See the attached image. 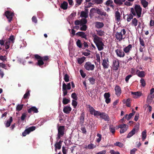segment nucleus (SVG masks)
Returning <instances> with one entry per match:
<instances>
[{
  "label": "nucleus",
  "instance_id": "nucleus-1",
  "mask_svg": "<svg viewBox=\"0 0 154 154\" xmlns=\"http://www.w3.org/2000/svg\"><path fill=\"white\" fill-rule=\"evenodd\" d=\"M93 38V41L96 45L98 51L103 50L104 49V44L102 41L101 38L99 37L95 33L92 34Z\"/></svg>",
  "mask_w": 154,
  "mask_h": 154
},
{
  "label": "nucleus",
  "instance_id": "nucleus-2",
  "mask_svg": "<svg viewBox=\"0 0 154 154\" xmlns=\"http://www.w3.org/2000/svg\"><path fill=\"white\" fill-rule=\"evenodd\" d=\"M142 9L140 5H134V8H131V12L134 16H137V18L140 17L142 14Z\"/></svg>",
  "mask_w": 154,
  "mask_h": 154
},
{
  "label": "nucleus",
  "instance_id": "nucleus-3",
  "mask_svg": "<svg viewBox=\"0 0 154 154\" xmlns=\"http://www.w3.org/2000/svg\"><path fill=\"white\" fill-rule=\"evenodd\" d=\"M34 56L35 59L38 60V62L36 63L37 65L39 66H41L42 65H44V61H47L49 59V57L48 56L41 57L38 54L34 55Z\"/></svg>",
  "mask_w": 154,
  "mask_h": 154
},
{
  "label": "nucleus",
  "instance_id": "nucleus-4",
  "mask_svg": "<svg viewBox=\"0 0 154 154\" xmlns=\"http://www.w3.org/2000/svg\"><path fill=\"white\" fill-rule=\"evenodd\" d=\"M125 29H123L121 30L120 32H117L116 33V38L117 40L121 41L123 39V35H125L126 33Z\"/></svg>",
  "mask_w": 154,
  "mask_h": 154
},
{
  "label": "nucleus",
  "instance_id": "nucleus-5",
  "mask_svg": "<svg viewBox=\"0 0 154 154\" xmlns=\"http://www.w3.org/2000/svg\"><path fill=\"white\" fill-rule=\"evenodd\" d=\"M87 108H88L90 114L94 115V116H99V111L95 110L94 108L91 106L90 105H88L87 106Z\"/></svg>",
  "mask_w": 154,
  "mask_h": 154
},
{
  "label": "nucleus",
  "instance_id": "nucleus-6",
  "mask_svg": "<svg viewBox=\"0 0 154 154\" xmlns=\"http://www.w3.org/2000/svg\"><path fill=\"white\" fill-rule=\"evenodd\" d=\"M5 14L8 19V22L9 23L11 22L14 16V13L11 12V11H5Z\"/></svg>",
  "mask_w": 154,
  "mask_h": 154
},
{
  "label": "nucleus",
  "instance_id": "nucleus-7",
  "mask_svg": "<svg viewBox=\"0 0 154 154\" xmlns=\"http://www.w3.org/2000/svg\"><path fill=\"white\" fill-rule=\"evenodd\" d=\"M84 67L85 69L87 70H93L95 68V65L92 64L91 62H86L85 65Z\"/></svg>",
  "mask_w": 154,
  "mask_h": 154
},
{
  "label": "nucleus",
  "instance_id": "nucleus-8",
  "mask_svg": "<svg viewBox=\"0 0 154 154\" xmlns=\"http://www.w3.org/2000/svg\"><path fill=\"white\" fill-rule=\"evenodd\" d=\"M36 129V127L35 126H32L31 127H29L28 128L24 130V131L22 133V135L25 136L27 134H29L32 131H34Z\"/></svg>",
  "mask_w": 154,
  "mask_h": 154
},
{
  "label": "nucleus",
  "instance_id": "nucleus-9",
  "mask_svg": "<svg viewBox=\"0 0 154 154\" xmlns=\"http://www.w3.org/2000/svg\"><path fill=\"white\" fill-rule=\"evenodd\" d=\"M134 127L135 128H133L132 131H131L128 134L127 137H131V136L134 135L136 132H137L139 128V126L136 125Z\"/></svg>",
  "mask_w": 154,
  "mask_h": 154
},
{
  "label": "nucleus",
  "instance_id": "nucleus-10",
  "mask_svg": "<svg viewBox=\"0 0 154 154\" xmlns=\"http://www.w3.org/2000/svg\"><path fill=\"white\" fill-rule=\"evenodd\" d=\"M115 52L118 57H125V54L124 50L123 51L121 49H117L115 50Z\"/></svg>",
  "mask_w": 154,
  "mask_h": 154
},
{
  "label": "nucleus",
  "instance_id": "nucleus-11",
  "mask_svg": "<svg viewBox=\"0 0 154 154\" xmlns=\"http://www.w3.org/2000/svg\"><path fill=\"white\" fill-rule=\"evenodd\" d=\"M65 127L64 126H57V130L58 134L62 136H63L64 134Z\"/></svg>",
  "mask_w": 154,
  "mask_h": 154
},
{
  "label": "nucleus",
  "instance_id": "nucleus-12",
  "mask_svg": "<svg viewBox=\"0 0 154 154\" xmlns=\"http://www.w3.org/2000/svg\"><path fill=\"white\" fill-rule=\"evenodd\" d=\"M114 90L115 91V94L117 96H120L121 93V88L120 86L119 85H116L115 88Z\"/></svg>",
  "mask_w": 154,
  "mask_h": 154
},
{
  "label": "nucleus",
  "instance_id": "nucleus-13",
  "mask_svg": "<svg viewBox=\"0 0 154 154\" xmlns=\"http://www.w3.org/2000/svg\"><path fill=\"white\" fill-rule=\"evenodd\" d=\"M119 60H114L113 62L112 66L113 69L115 70H117L119 68Z\"/></svg>",
  "mask_w": 154,
  "mask_h": 154
},
{
  "label": "nucleus",
  "instance_id": "nucleus-14",
  "mask_svg": "<svg viewBox=\"0 0 154 154\" xmlns=\"http://www.w3.org/2000/svg\"><path fill=\"white\" fill-rule=\"evenodd\" d=\"M109 60L108 58L104 59L102 61V64L103 67V69H107L108 68L109 64Z\"/></svg>",
  "mask_w": 154,
  "mask_h": 154
},
{
  "label": "nucleus",
  "instance_id": "nucleus-15",
  "mask_svg": "<svg viewBox=\"0 0 154 154\" xmlns=\"http://www.w3.org/2000/svg\"><path fill=\"white\" fill-rule=\"evenodd\" d=\"M99 116H100V117L102 118V119H104L105 121H109V118L107 114H106L104 112H100V111L99 112Z\"/></svg>",
  "mask_w": 154,
  "mask_h": 154
},
{
  "label": "nucleus",
  "instance_id": "nucleus-16",
  "mask_svg": "<svg viewBox=\"0 0 154 154\" xmlns=\"http://www.w3.org/2000/svg\"><path fill=\"white\" fill-rule=\"evenodd\" d=\"M62 91H63V96L64 97L67 94L68 89L66 88V84L63 82L62 85Z\"/></svg>",
  "mask_w": 154,
  "mask_h": 154
},
{
  "label": "nucleus",
  "instance_id": "nucleus-17",
  "mask_svg": "<svg viewBox=\"0 0 154 154\" xmlns=\"http://www.w3.org/2000/svg\"><path fill=\"white\" fill-rule=\"evenodd\" d=\"M94 24L95 27L97 29H101L104 25L103 23L101 22H96Z\"/></svg>",
  "mask_w": 154,
  "mask_h": 154
},
{
  "label": "nucleus",
  "instance_id": "nucleus-18",
  "mask_svg": "<svg viewBox=\"0 0 154 154\" xmlns=\"http://www.w3.org/2000/svg\"><path fill=\"white\" fill-rule=\"evenodd\" d=\"M32 112H33L34 113H38V110L35 106H33L30 108L28 110V112L29 113H31Z\"/></svg>",
  "mask_w": 154,
  "mask_h": 154
},
{
  "label": "nucleus",
  "instance_id": "nucleus-19",
  "mask_svg": "<svg viewBox=\"0 0 154 154\" xmlns=\"http://www.w3.org/2000/svg\"><path fill=\"white\" fill-rule=\"evenodd\" d=\"M76 35H78L80 36L82 38H84L86 39H87V35L85 34V32H79L76 33Z\"/></svg>",
  "mask_w": 154,
  "mask_h": 154
},
{
  "label": "nucleus",
  "instance_id": "nucleus-20",
  "mask_svg": "<svg viewBox=\"0 0 154 154\" xmlns=\"http://www.w3.org/2000/svg\"><path fill=\"white\" fill-rule=\"evenodd\" d=\"M71 110L72 108L70 106H64L63 110V112L67 114L69 113Z\"/></svg>",
  "mask_w": 154,
  "mask_h": 154
},
{
  "label": "nucleus",
  "instance_id": "nucleus-21",
  "mask_svg": "<svg viewBox=\"0 0 154 154\" xmlns=\"http://www.w3.org/2000/svg\"><path fill=\"white\" fill-rule=\"evenodd\" d=\"M132 48V45H129L127 46L124 48L123 50L124 52L125 53H127L130 52V50H131Z\"/></svg>",
  "mask_w": 154,
  "mask_h": 154
},
{
  "label": "nucleus",
  "instance_id": "nucleus-22",
  "mask_svg": "<svg viewBox=\"0 0 154 154\" xmlns=\"http://www.w3.org/2000/svg\"><path fill=\"white\" fill-rule=\"evenodd\" d=\"M115 16L116 20L118 22L120 21L121 16L120 15V13L119 11H116Z\"/></svg>",
  "mask_w": 154,
  "mask_h": 154
},
{
  "label": "nucleus",
  "instance_id": "nucleus-23",
  "mask_svg": "<svg viewBox=\"0 0 154 154\" xmlns=\"http://www.w3.org/2000/svg\"><path fill=\"white\" fill-rule=\"evenodd\" d=\"M96 11L97 14L100 15L104 16L106 15V12H104L103 11H102L101 9L98 8H96Z\"/></svg>",
  "mask_w": 154,
  "mask_h": 154
},
{
  "label": "nucleus",
  "instance_id": "nucleus-24",
  "mask_svg": "<svg viewBox=\"0 0 154 154\" xmlns=\"http://www.w3.org/2000/svg\"><path fill=\"white\" fill-rule=\"evenodd\" d=\"M63 141L60 140L59 141V142H57L56 143H55V150H56L57 149H60L61 145Z\"/></svg>",
  "mask_w": 154,
  "mask_h": 154
},
{
  "label": "nucleus",
  "instance_id": "nucleus-25",
  "mask_svg": "<svg viewBox=\"0 0 154 154\" xmlns=\"http://www.w3.org/2000/svg\"><path fill=\"white\" fill-rule=\"evenodd\" d=\"M68 5V4L66 2L63 1L61 4L60 7L62 9L66 10L67 9Z\"/></svg>",
  "mask_w": 154,
  "mask_h": 154
},
{
  "label": "nucleus",
  "instance_id": "nucleus-26",
  "mask_svg": "<svg viewBox=\"0 0 154 154\" xmlns=\"http://www.w3.org/2000/svg\"><path fill=\"white\" fill-rule=\"evenodd\" d=\"M154 98V95H151L150 94L148 95L146 99V102L147 103H151Z\"/></svg>",
  "mask_w": 154,
  "mask_h": 154
},
{
  "label": "nucleus",
  "instance_id": "nucleus-27",
  "mask_svg": "<svg viewBox=\"0 0 154 154\" xmlns=\"http://www.w3.org/2000/svg\"><path fill=\"white\" fill-rule=\"evenodd\" d=\"M131 94H132L134 95V98H137L138 97L141 96L142 95V93L140 92V91H137V92H133L131 91Z\"/></svg>",
  "mask_w": 154,
  "mask_h": 154
},
{
  "label": "nucleus",
  "instance_id": "nucleus-28",
  "mask_svg": "<svg viewBox=\"0 0 154 154\" xmlns=\"http://www.w3.org/2000/svg\"><path fill=\"white\" fill-rule=\"evenodd\" d=\"M92 3L91 4L94 5L95 4H100L103 2V0H91Z\"/></svg>",
  "mask_w": 154,
  "mask_h": 154
},
{
  "label": "nucleus",
  "instance_id": "nucleus-29",
  "mask_svg": "<svg viewBox=\"0 0 154 154\" xmlns=\"http://www.w3.org/2000/svg\"><path fill=\"white\" fill-rule=\"evenodd\" d=\"M86 58L85 57H82L81 58H78L77 60L78 63L80 65H81L84 62Z\"/></svg>",
  "mask_w": 154,
  "mask_h": 154
},
{
  "label": "nucleus",
  "instance_id": "nucleus-30",
  "mask_svg": "<svg viewBox=\"0 0 154 154\" xmlns=\"http://www.w3.org/2000/svg\"><path fill=\"white\" fill-rule=\"evenodd\" d=\"M85 115V113L84 112L81 113V116L79 118L80 123L81 124H83L84 123Z\"/></svg>",
  "mask_w": 154,
  "mask_h": 154
},
{
  "label": "nucleus",
  "instance_id": "nucleus-31",
  "mask_svg": "<svg viewBox=\"0 0 154 154\" xmlns=\"http://www.w3.org/2000/svg\"><path fill=\"white\" fill-rule=\"evenodd\" d=\"M95 11H96V8H92L91 9H90L89 15L91 18L92 17Z\"/></svg>",
  "mask_w": 154,
  "mask_h": 154
},
{
  "label": "nucleus",
  "instance_id": "nucleus-32",
  "mask_svg": "<svg viewBox=\"0 0 154 154\" xmlns=\"http://www.w3.org/2000/svg\"><path fill=\"white\" fill-rule=\"evenodd\" d=\"M13 121V118L12 117H10V118L7 121L6 124V127H8L10 126L11 123Z\"/></svg>",
  "mask_w": 154,
  "mask_h": 154
},
{
  "label": "nucleus",
  "instance_id": "nucleus-33",
  "mask_svg": "<svg viewBox=\"0 0 154 154\" xmlns=\"http://www.w3.org/2000/svg\"><path fill=\"white\" fill-rule=\"evenodd\" d=\"M138 20L136 18H134L132 20V25L136 27L137 25Z\"/></svg>",
  "mask_w": 154,
  "mask_h": 154
},
{
  "label": "nucleus",
  "instance_id": "nucleus-34",
  "mask_svg": "<svg viewBox=\"0 0 154 154\" xmlns=\"http://www.w3.org/2000/svg\"><path fill=\"white\" fill-rule=\"evenodd\" d=\"M141 2L144 8H146L148 6V2L146 0H141Z\"/></svg>",
  "mask_w": 154,
  "mask_h": 154
},
{
  "label": "nucleus",
  "instance_id": "nucleus-35",
  "mask_svg": "<svg viewBox=\"0 0 154 154\" xmlns=\"http://www.w3.org/2000/svg\"><path fill=\"white\" fill-rule=\"evenodd\" d=\"M126 0H114V2L116 4L119 5L122 4L123 2L126 1Z\"/></svg>",
  "mask_w": 154,
  "mask_h": 154
},
{
  "label": "nucleus",
  "instance_id": "nucleus-36",
  "mask_svg": "<svg viewBox=\"0 0 154 154\" xmlns=\"http://www.w3.org/2000/svg\"><path fill=\"white\" fill-rule=\"evenodd\" d=\"M80 16L81 17H84L87 18L88 17L87 14L85 12V11H82L81 12Z\"/></svg>",
  "mask_w": 154,
  "mask_h": 154
},
{
  "label": "nucleus",
  "instance_id": "nucleus-37",
  "mask_svg": "<svg viewBox=\"0 0 154 154\" xmlns=\"http://www.w3.org/2000/svg\"><path fill=\"white\" fill-rule=\"evenodd\" d=\"M23 104L17 105L16 107V110L17 111H21L23 107Z\"/></svg>",
  "mask_w": 154,
  "mask_h": 154
},
{
  "label": "nucleus",
  "instance_id": "nucleus-38",
  "mask_svg": "<svg viewBox=\"0 0 154 154\" xmlns=\"http://www.w3.org/2000/svg\"><path fill=\"white\" fill-rule=\"evenodd\" d=\"M70 100L66 99V98H63V99L62 103L63 104H66L70 102Z\"/></svg>",
  "mask_w": 154,
  "mask_h": 154
},
{
  "label": "nucleus",
  "instance_id": "nucleus-39",
  "mask_svg": "<svg viewBox=\"0 0 154 154\" xmlns=\"http://www.w3.org/2000/svg\"><path fill=\"white\" fill-rule=\"evenodd\" d=\"M114 146H119L120 147H122L124 145V144L122 143L119 142H116L115 143H114Z\"/></svg>",
  "mask_w": 154,
  "mask_h": 154
},
{
  "label": "nucleus",
  "instance_id": "nucleus-40",
  "mask_svg": "<svg viewBox=\"0 0 154 154\" xmlns=\"http://www.w3.org/2000/svg\"><path fill=\"white\" fill-rule=\"evenodd\" d=\"M128 128V125H126L125 127H124L122 129H120V134H123L125 131H126L127 130Z\"/></svg>",
  "mask_w": 154,
  "mask_h": 154
},
{
  "label": "nucleus",
  "instance_id": "nucleus-41",
  "mask_svg": "<svg viewBox=\"0 0 154 154\" xmlns=\"http://www.w3.org/2000/svg\"><path fill=\"white\" fill-rule=\"evenodd\" d=\"M109 129L110 132H111L112 134H114L115 132V128L114 126L113 125H109Z\"/></svg>",
  "mask_w": 154,
  "mask_h": 154
},
{
  "label": "nucleus",
  "instance_id": "nucleus-42",
  "mask_svg": "<svg viewBox=\"0 0 154 154\" xmlns=\"http://www.w3.org/2000/svg\"><path fill=\"white\" fill-rule=\"evenodd\" d=\"M10 41L8 40L6 41L5 43V48L6 49H9L10 48Z\"/></svg>",
  "mask_w": 154,
  "mask_h": 154
},
{
  "label": "nucleus",
  "instance_id": "nucleus-43",
  "mask_svg": "<svg viewBox=\"0 0 154 154\" xmlns=\"http://www.w3.org/2000/svg\"><path fill=\"white\" fill-rule=\"evenodd\" d=\"M69 76L67 74H65L63 76V79L66 82H68L69 81Z\"/></svg>",
  "mask_w": 154,
  "mask_h": 154
},
{
  "label": "nucleus",
  "instance_id": "nucleus-44",
  "mask_svg": "<svg viewBox=\"0 0 154 154\" xmlns=\"http://www.w3.org/2000/svg\"><path fill=\"white\" fill-rule=\"evenodd\" d=\"M71 97L74 99L73 100H77L78 99L77 95L75 93H73L72 94Z\"/></svg>",
  "mask_w": 154,
  "mask_h": 154
},
{
  "label": "nucleus",
  "instance_id": "nucleus-45",
  "mask_svg": "<svg viewBox=\"0 0 154 154\" xmlns=\"http://www.w3.org/2000/svg\"><path fill=\"white\" fill-rule=\"evenodd\" d=\"M133 16L132 14H130L128 15V17L127 18V20L128 21V22H129V21H131V19H133Z\"/></svg>",
  "mask_w": 154,
  "mask_h": 154
},
{
  "label": "nucleus",
  "instance_id": "nucleus-46",
  "mask_svg": "<svg viewBox=\"0 0 154 154\" xmlns=\"http://www.w3.org/2000/svg\"><path fill=\"white\" fill-rule=\"evenodd\" d=\"M76 44L77 45V46L78 47L80 48H82V44L81 42V41L79 39H78V40H77L76 42Z\"/></svg>",
  "mask_w": 154,
  "mask_h": 154
},
{
  "label": "nucleus",
  "instance_id": "nucleus-47",
  "mask_svg": "<svg viewBox=\"0 0 154 154\" xmlns=\"http://www.w3.org/2000/svg\"><path fill=\"white\" fill-rule=\"evenodd\" d=\"M97 137H98V138L97 139L96 141L97 143H99L101 140V135L100 134H97Z\"/></svg>",
  "mask_w": 154,
  "mask_h": 154
},
{
  "label": "nucleus",
  "instance_id": "nucleus-48",
  "mask_svg": "<svg viewBox=\"0 0 154 154\" xmlns=\"http://www.w3.org/2000/svg\"><path fill=\"white\" fill-rule=\"evenodd\" d=\"M30 95V93H29V91H28L27 90L25 94L23 95V98H25V99H26V98H28V97H29V95Z\"/></svg>",
  "mask_w": 154,
  "mask_h": 154
},
{
  "label": "nucleus",
  "instance_id": "nucleus-49",
  "mask_svg": "<svg viewBox=\"0 0 154 154\" xmlns=\"http://www.w3.org/2000/svg\"><path fill=\"white\" fill-rule=\"evenodd\" d=\"M86 18H82L81 20V25H84L87 23L88 22Z\"/></svg>",
  "mask_w": 154,
  "mask_h": 154
},
{
  "label": "nucleus",
  "instance_id": "nucleus-50",
  "mask_svg": "<svg viewBox=\"0 0 154 154\" xmlns=\"http://www.w3.org/2000/svg\"><path fill=\"white\" fill-rule=\"evenodd\" d=\"M138 76L140 77H143L145 76L144 71H139L137 74Z\"/></svg>",
  "mask_w": 154,
  "mask_h": 154
},
{
  "label": "nucleus",
  "instance_id": "nucleus-51",
  "mask_svg": "<svg viewBox=\"0 0 154 154\" xmlns=\"http://www.w3.org/2000/svg\"><path fill=\"white\" fill-rule=\"evenodd\" d=\"M88 80L91 85H94L95 83V79L93 77L89 78Z\"/></svg>",
  "mask_w": 154,
  "mask_h": 154
},
{
  "label": "nucleus",
  "instance_id": "nucleus-52",
  "mask_svg": "<svg viewBox=\"0 0 154 154\" xmlns=\"http://www.w3.org/2000/svg\"><path fill=\"white\" fill-rule=\"evenodd\" d=\"M88 149H93L96 147V146L94 144L91 143L88 146Z\"/></svg>",
  "mask_w": 154,
  "mask_h": 154
},
{
  "label": "nucleus",
  "instance_id": "nucleus-53",
  "mask_svg": "<svg viewBox=\"0 0 154 154\" xmlns=\"http://www.w3.org/2000/svg\"><path fill=\"white\" fill-rule=\"evenodd\" d=\"M77 103L76 102V100H72V106H73L74 108H76L77 106Z\"/></svg>",
  "mask_w": 154,
  "mask_h": 154
},
{
  "label": "nucleus",
  "instance_id": "nucleus-54",
  "mask_svg": "<svg viewBox=\"0 0 154 154\" xmlns=\"http://www.w3.org/2000/svg\"><path fill=\"white\" fill-rule=\"evenodd\" d=\"M82 27H81L80 28V30L81 31H86L87 30V26L84 24V25H82Z\"/></svg>",
  "mask_w": 154,
  "mask_h": 154
},
{
  "label": "nucleus",
  "instance_id": "nucleus-55",
  "mask_svg": "<svg viewBox=\"0 0 154 154\" xmlns=\"http://www.w3.org/2000/svg\"><path fill=\"white\" fill-rule=\"evenodd\" d=\"M139 40L140 45H141L142 47H145V44L143 39H142L141 38H140Z\"/></svg>",
  "mask_w": 154,
  "mask_h": 154
},
{
  "label": "nucleus",
  "instance_id": "nucleus-56",
  "mask_svg": "<svg viewBox=\"0 0 154 154\" xmlns=\"http://www.w3.org/2000/svg\"><path fill=\"white\" fill-rule=\"evenodd\" d=\"M142 140H145L146 137V132L145 131H143L142 132Z\"/></svg>",
  "mask_w": 154,
  "mask_h": 154
},
{
  "label": "nucleus",
  "instance_id": "nucleus-57",
  "mask_svg": "<svg viewBox=\"0 0 154 154\" xmlns=\"http://www.w3.org/2000/svg\"><path fill=\"white\" fill-rule=\"evenodd\" d=\"M135 111H134L133 112L130 113L127 118V120L128 121L130 119L132 118L133 116L135 114Z\"/></svg>",
  "mask_w": 154,
  "mask_h": 154
},
{
  "label": "nucleus",
  "instance_id": "nucleus-58",
  "mask_svg": "<svg viewBox=\"0 0 154 154\" xmlns=\"http://www.w3.org/2000/svg\"><path fill=\"white\" fill-rule=\"evenodd\" d=\"M97 34L98 35L101 36L104 35V32L101 30H96Z\"/></svg>",
  "mask_w": 154,
  "mask_h": 154
},
{
  "label": "nucleus",
  "instance_id": "nucleus-59",
  "mask_svg": "<svg viewBox=\"0 0 154 154\" xmlns=\"http://www.w3.org/2000/svg\"><path fill=\"white\" fill-rule=\"evenodd\" d=\"M104 98L105 100L107 99V98H109L110 96V94L109 93H105L103 95Z\"/></svg>",
  "mask_w": 154,
  "mask_h": 154
},
{
  "label": "nucleus",
  "instance_id": "nucleus-60",
  "mask_svg": "<svg viewBox=\"0 0 154 154\" xmlns=\"http://www.w3.org/2000/svg\"><path fill=\"white\" fill-rule=\"evenodd\" d=\"M96 60L97 62H99L100 64V57L99 54H97L96 55Z\"/></svg>",
  "mask_w": 154,
  "mask_h": 154
},
{
  "label": "nucleus",
  "instance_id": "nucleus-61",
  "mask_svg": "<svg viewBox=\"0 0 154 154\" xmlns=\"http://www.w3.org/2000/svg\"><path fill=\"white\" fill-rule=\"evenodd\" d=\"M26 113H23L22 114V116L21 117V120L22 121H23L24 120L25 118L26 117Z\"/></svg>",
  "mask_w": 154,
  "mask_h": 154
},
{
  "label": "nucleus",
  "instance_id": "nucleus-62",
  "mask_svg": "<svg viewBox=\"0 0 154 154\" xmlns=\"http://www.w3.org/2000/svg\"><path fill=\"white\" fill-rule=\"evenodd\" d=\"M79 72L80 73L81 75L82 76L83 78H84V77L86 76V75L85 73H84L82 70H79Z\"/></svg>",
  "mask_w": 154,
  "mask_h": 154
},
{
  "label": "nucleus",
  "instance_id": "nucleus-63",
  "mask_svg": "<svg viewBox=\"0 0 154 154\" xmlns=\"http://www.w3.org/2000/svg\"><path fill=\"white\" fill-rule=\"evenodd\" d=\"M81 129L82 131V132L83 134H86L87 131H86V129L85 128V127H81Z\"/></svg>",
  "mask_w": 154,
  "mask_h": 154
},
{
  "label": "nucleus",
  "instance_id": "nucleus-64",
  "mask_svg": "<svg viewBox=\"0 0 154 154\" xmlns=\"http://www.w3.org/2000/svg\"><path fill=\"white\" fill-rule=\"evenodd\" d=\"M109 153L111 154H119V152L118 151H115L114 150H110Z\"/></svg>",
  "mask_w": 154,
  "mask_h": 154
}]
</instances>
